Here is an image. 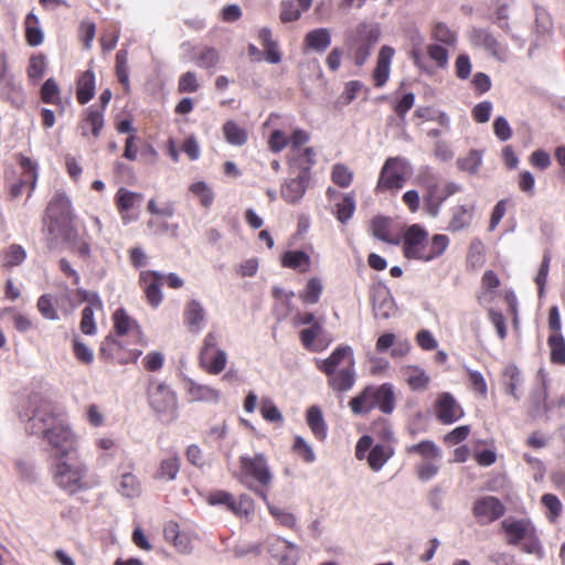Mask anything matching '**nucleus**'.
I'll use <instances>...</instances> for the list:
<instances>
[{
	"label": "nucleus",
	"mask_w": 565,
	"mask_h": 565,
	"mask_svg": "<svg viewBox=\"0 0 565 565\" xmlns=\"http://www.w3.org/2000/svg\"><path fill=\"white\" fill-rule=\"evenodd\" d=\"M18 415L26 434L42 437L50 446L53 459L78 451L77 435L46 398L39 394L30 395L19 406Z\"/></svg>",
	"instance_id": "f257e3e1"
},
{
	"label": "nucleus",
	"mask_w": 565,
	"mask_h": 565,
	"mask_svg": "<svg viewBox=\"0 0 565 565\" xmlns=\"http://www.w3.org/2000/svg\"><path fill=\"white\" fill-rule=\"evenodd\" d=\"M316 366L328 377V386L337 392L350 391L356 380L355 359L350 345L337 347L327 359H316Z\"/></svg>",
	"instance_id": "f03ea898"
},
{
	"label": "nucleus",
	"mask_w": 565,
	"mask_h": 565,
	"mask_svg": "<svg viewBox=\"0 0 565 565\" xmlns=\"http://www.w3.org/2000/svg\"><path fill=\"white\" fill-rule=\"evenodd\" d=\"M449 237L435 234L431 239L428 232L418 224L408 226L403 236V253L408 259L431 262L440 257L449 246Z\"/></svg>",
	"instance_id": "7ed1b4c3"
},
{
	"label": "nucleus",
	"mask_w": 565,
	"mask_h": 565,
	"mask_svg": "<svg viewBox=\"0 0 565 565\" xmlns=\"http://www.w3.org/2000/svg\"><path fill=\"white\" fill-rule=\"evenodd\" d=\"M88 465L76 455L54 459L53 480L63 491L74 494L89 487L87 481Z\"/></svg>",
	"instance_id": "20e7f679"
},
{
	"label": "nucleus",
	"mask_w": 565,
	"mask_h": 565,
	"mask_svg": "<svg viewBox=\"0 0 565 565\" xmlns=\"http://www.w3.org/2000/svg\"><path fill=\"white\" fill-rule=\"evenodd\" d=\"M73 222L70 198L63 192H56L46 207L44 228L52 239L70 241L74 235Z\"/></svg>",
	"instance_id": "39448f33"
},
{
	"label": "nucleus",
	"mask_w": 565,
	"mask_h": 565,
	"mask_svg": "<svg viewBox=\"0 0 565 565\" xmlns=\"http://www.w3.org/2000/svg\"><path fill=\"white\" fill-rule=\"evenodd\" d=\"M238 480L264 502H267V489L273 481V473L265 455L241 456Z\"/></svg>",
	"instance_id": "423d86ee"
},
{
	"label": "nucleus",
	"mask_w": 565,
	"mask_h": 565,
	"mask_svg": "<svg viewBox=\"0 0 565 565\" xmlns=\"http://www.w3.org/2000/svg\"><path fill=\"white\" fill-rule=\"evenodd\" d=\"M501 527L507 536V543L520 546L526 554H533L539 559L544 557V550L533 523L527 519L507 518Z\"/></svg>",
	"instance_id": "0eeeda50"
},
{
	"label": "nucleus",
	"mask_w": 565,
	"mask_h": 565,
	"mask_svg": "<svg viewBox=\"0 0 565 565\" xmlns=\"http://www.w3.org/2000/svg\"><path fill=\"white\" fill-rule=\"evenodd\" d=\"M353 414L363 415L374 408L391 414L395 408V396L391 384L367 386L349 403Z\"/></svg>",
	"instance_id": "6e6552de"
},
{
	"label": "nucleus",
	"mask_w": 565,
	"mask_h": 565,
	"mask_svg": "<svg viewBox=\"0 0 565 565\" xmlns=\"http://www.w3.org/2000/svg\"><path fill=\"white\" fill-rule=\"evenodd\" d=\"M411 173V164L405 158L391 157L385 161L384 166L381 169L375 191L396 192L404 186Z\"/></svg>",
	"instance_id": "1a4fd4ad"
},
{
	"label": "nucleus",
	"mask_w": 565,
	"mask_h": 565,
	"mask_svg": "<svg viewBox=\"0 0 565 565\" xmlns=\"http://www.w3.org/2000/svg\"><path fill=\"white\" fill-rule=\"evenodd\" d=\"M150 407L158 414L173 415L177 411V396L164 382L150 379L147 387Z\"/></svg>",
	"instance_id": "9d476101"
},
{
	"label": "nucleus",
	"mask_w": 565,
	"mask_h": 565,
	"mask_svg": "<svg viewBox=\"0 0 565 565\" xmlns=\"http://www.w3.org/2000/svg\"><path fill=\"white\" fill-rule=\"evenodd\" d=\"M468 39L472 46L487 51L495 60L503 62L508 58L507 47L488 29L473 26L468 32Z\"/></svg>",
	"instance_id": "9b49d317"
},
{
	"label": "nucleus",
	"mask_w": 565,
	"mask_h": 565,
	"mask_svg": "<svg viewBox=\"0 0 565 565\" xmlns=\"http://www.w3.org/2000/svg\"><path fill=\"white\" fill-rule=\"evenodd\" d=\"M472 512L479 524L487 525L500 519L505 507L498 498L484 495L473 503Z\"/></svg>",
	"instance_id": "f8f14e48"
},
{
	"label": "nucleus",
	"mask_w": 565,
	"mask_h": 565,
	"mask_svg": "<svg viewBox=\"0 0 565 565\" xmlns=\"http://www.w3.org/2000/svg\"><path fill=\"white\" fill-rule=\"evenodd\" d=\"M323 323V319H320L318 322L300 331L301 344L308 351L321 352L331 344L332 338L327 334Z\"/></svg>",
	"instance_id": "ddd939ff"
},
{
	"label": "nucleus",
	"mask_w": 565,
	"mask_h": 565,
	"mask_svg": "<svg viewBox=\"0 0 565 565\" xmlns=\"http://www.w3.org/2000/svg\"><path fill=\"white\" fill-rule=\"evenodd\" d=\"M0 98L10 102L17 107L21 106L24 102L23 88L14 75L8 71L6 62L0 72Z\"/></svg>",
	"instance_id": "4468645a"
},
{
	"label": "nucleus",
	"mask_w": 565,
	"mask_h": 565,
	"mask_svg": "<svg viewBox=\"0 0 565 565\" xmlns=\"http://www.w3.org/2000/svg\"><path fill=\"white\" fill-rule=\"evenodd\" d=\"M373 313L379 319H390L396 312V306L391 291L385 286H376L372 288Z\"/></svg>",
	"instance_id": "2eb2a0df"
},
{
	"label": "nucleus",
	"mask_w": 565,
	"mask_h": 565,
	"mask_svg": "<svg viewBox=\"0 0 565 565\" xmlns=\"http://www.w3.org/2000/svg\"><path fill=\"white\" fill-rule=\"evenodd\" d=\"M436 416L445 425H450L463 416V411L449 393H443L436 401Z\"/></svg>",
	"instance_id": "dca6fc26"
},
{
	"label": "nucleus",
	"mask_w": 565,
	"mask_h": 565,
	"mask_svg": "<svg viewBox=\"0 0 565 565\" xmlns=\"http://www.w3.org/2000/svg\"><path fill=\"white\" fill-rule=\"evenodd\" d=\"M183 323L192 333H199L206 324V311L203 305L191 299L186 302L183 311Z\"/></svg>",
	"instance_id": "f3484780"
},
{
	"label": "nucleus",
	"mask_w": 565,
	"mask_h": 565,
	"mask_svg": "<svg viewBox=\"0 0 565 565\" xmlns=\"http://www.w3.org/2000/svg\"><path fill=\"white\" fill-rule=\"evenodd\" d=\"M309 183V173L300 171L296 178L286 180L281 184L280 193L282 199L291 204L301 200Z\"/></svg>",
	"instance_id": "a211bd4d"
},
{
	"label": "nucleus",
	"mask_w": 565,
	"mask_h": 565,
	"mask_svg": "<svg viewBox=\"0 0 565 565\" xmlns=\"http://www.w3.org/2000/svg\"><path fill=\"white\" fill-rule=\"evenodd\" d=\"M162 274L156 270H143L140 273V282L143 286L148 302L152 307H158L162 301L161 280Z\"/></svg>",
	"instance_id": "6ab92c4d"
},
{
	"label": "nucleus",
	"mask_w": 565,
	"mask_h": 565,
	"mask_svg": "<svg viewBox=\"0 0 565 565\" xmlns=\"http://www.w3.org/2000/svg\"><path fill=\"white\" fill-rule=\"evenodd\" d=\"M142 199L141 193L132 192L125 188L118 190L116 193V204L124 224H129L137 218L130 212L141 203Z\"/></svg>",
	"instance_id": "aec40b11"
},
{
	"label": "nucleus",
	"mask_w": 565,
	"mask_h": 565,
	"mask_svg": "<svg viewBox=\"0 0 565 565\" xmlns=\"http://www.w3.org/2000/svg\"><path fill=\"white\" fill-rule=\"evenodd\" d=\"M115 487L117 492L124 498H136L140 495L141 483L137 476L132 473L131 465L128 466V469H119Z\"/></svg>",
	"instance_id": "412c9836"
},
{
	"label": "nucleus",
	"mask_w": 565,
	"mask_h": 565,
	"mask_svg": "<svg viewBox=\"0 0 565 565\" xmlns=\"http://www.w3.org/2000/svg\"><path fill=\"white\" fill-rule=\"evenodd\" d=\"M21 168L23 169V178L11 185L10 195L12 199L19 198L22 192L25 183H30V188L33 191L36 186L38 181V166L30 158L21 157L20 159Z\"/></svg>",
	"instance_id": "4be33fe9"
},
{
	"label": "nucleus",
	"mask_w": 565,
	"mask_h": 565,
	"mask_svg": "<svg viewBox=\"0 0 565 565\" xmlns=\"http://www.w3.org/2000/svg\"><path fill=\"white\" fill-rule=\"evenodd\" d=\"M201 367L211 375L222 373L227 364V353L223 350L199 353Z\"/></svg>",
	"instance_id": "5701e85b"
},
{
	"label": "nucleus",
	"mask_w": 565,
	"mask_h": 565,
	"mask_svg": "<svg viewBox=\"0 0 565 565\" xmlns=\"http://www.w3.org/2000/svg\"><path fill=\"white\" fill-rule=\"evenodd\" d=\"M434 179L433 183L427 184L428 189V200L436 203V209L433 212L434 215L437 214L438 206L446 201L450 195L460 191V185L455 182H448L443 188L437 184L438 178L431 175Z\"/></svg>",
	"instance_id": "b1692460"
},
{
	"label": "nucleus",
	"mask_w": 565,
	"mask_h": 565,
	"mask_svg": "<svg viewBox=\"0 0 565 565\" xmlns=\"http://www.w3.org/2000/svg\"><path fill=\"white\" fill-rule=\"evenodd\" d=\"M331 44V32L327 28H318L308 32L303 40L306 50L323 53Z\"/></svg>",
	"instance_id": "393cba45"
},
{
	"label": "nucleus",
	"mask_w": 565,
	"mask_h": 565,
	"mask_svg": "<svg viewBox=\"0 0 565 565\" xmlns=\"http://www.w3.org/2000/svg\"><path fill=\"white\" fill-rule=\"evenodd\" d=\"M394 50L390 46H383L380 51L376 67L373 72V78L376 87H382L390 77L391 61Z\"/></svg>",
	"instance_id": "a878e982"
},
{
	"label": "nucleus",
	"mask_w": 565,
	"mask_h": 565,
	"mask_svg": "<svg viewBox=\"0 0 565 565\" xmlns=\"http://www.w3.org/2000/svg\"><path fill=\"white\" fill-rule=\"evenodd\" d=\"M372 235L385 243L398 245L401 239L392 235V220L385 216H375L371 222Z\"/></svg>",
	"instance_id": "bb28decb"
},
{
	"label": "nucleus",
	"mask_w": 565,
	"mask_h": 565,
	"mask_svg": "<svg viewBox=\"0 0 565 565\" xmlns=\"http://www.w3.org/2000/svg\"><path fill=\"white\" fill-rule=\"evenodd\" d=\"M501 381L505 392L509 395H511L515 401H520V388L523 384V379L520 370L515 365L505 366Z\"/></svg>",
	"instance_id": "cd10ccee"
},
{
	"label": "nucleus",
	"mask_w": 565,
	"mask_h": 565,
	"mask_svg": "<svg viewBox=\"0 0 565 565\" xmlns=\"http://www.w3.org/2000/svg\"><path fill=\"white\" fill-rule=\"evenodd\" d=\"M188 394L194 402L217 403L221 397V392L218 390L194 381H189Z\"/></svg>",
	"instance_id": "c85d7f7f"
},
{
	"label": "nucleus",
	"mask_w": 565,
	"mask_h": 565,
	"mask_svg": "<svg viewBox=\"0 0 565 565\" xmlns=\"http://www.w3.org/2000/svg\"><path fill=\"white\" fill-rule=\"evenodd\" d=\"M306 422L311 433L318 440H324L328 434V427L319 406H310L306 413Z\"/></svg>",
	"instance_id": "c756f323"
},
{
	"label": "nucleus",
	"mask_w": 565,
	"mask_h": 565,
	"mask_svg": "<svg viewBox=\"0 0 565 565\" xmlns=\"http://www.w3.org/2000/svg\"><path fill=\"white\" fill-rule=\"evenodd\" d=\"M25 41L32 46H39L44 41V32L40 19L34 12H29L24 20Z\"/></svg>",
	"instance_id": "7c9ffc66"
},
{
	"label": "nucleus",
	"mask_w": 565,
	"mask_h": 565,
	"mask_svg": "<svg viewBox=\"0 0 565 565\" xmlns=\"http://www.w3.org/2000/svg\"><path fill=\"white\" fill-rule=\"evenodd\" d=\"M529 411L533 417L541 416L551 411L550 403H547V388L545 380L542 386L532 391L529 399Z\"/></svg>",
	"instance_id": "2f4dec72"
},
{
	"label": "nucleus",
	"mask_w": 565,
	"mask_h": 565,
	"mask_svg": "<svg viewBox=\"0 0 565 565\" xmlns=\"http://www.w3.org/2000/svg\"><path fill=\"white\" fill-rule=\"evenodd\" d=\"M360 41L356 43L354 62L356 65H363L371 54L372 46L375 44L377 38L372 32L366 31L365 28L359 29Z\"/></svg>",
	"instance_id": "473e14b6"
},
{
	"label": "nucleus",
	"mask_w": 565,
	"mask_h": 565,
	"mask_svg": "<svg viewBox=\"0 0 565 565\" xmlns=\"http://www.w3.org/2000/svg\"><path fill=\"white\" fill-rule=\"evenodd\" d=\"M26 259V250L19 244H11L0 253V264L7 269L20 266Z\"/></svg>",
	"instance_id": "72a5a7b5"
},
{
	"label": "nucleus",
	"mask_w": 565,
	"mask_h": 565,
	"mask_svg": "<svg viewBox=\"0 0 565 565\" xmlns=\"http://www.w3.org/2000/svg\"><path fill=\"white\" fill-rule=\"evenodd\" d=\"M473 206L472 205H459L452 209V216L448 224L450 232H459L467 228L472 221Z\"/></svg>",
	"instance_id": "f704fd0d"
},
{
	"label": "nucleus",
	"mask_w": 565,
	"mask_h": 565,
	"mask_svg": "<svg viewBox=\"0 0 565 565\" xmlns=\"http://www.w3.org/2000/svg\"><path fill=\"white\" fill-rule=\"evenodd\" d=\"M281 263L284 267L306 273L310 269V256L303 250H289L282 255Z\"/></svg>",
	"instance_id": "c9c22d12"
},
{
	"label": "nucleus",
	"mask_w": 565,
	"mask_h": 565,
	"mask_svg": "<svg viewBox=\"0 0 565 565\" xmlns=\"http://www.w3.org/2000/svg\"><path fill=\"white\" fill-rule=\"evenodd\" d=\"M402 374L404 380L414 391L425 390L429 383V376L418 366H405L402 370Z\"/></svg>",
	"instance_id": "e433bc0d"
},
{
	"label": "nucleus",
	"mask_w": 565,
	"mask_h": 565,
	"mask_svg": "<svg viewBox=\"0 0 565 565\" xmlns=\"http://www.w3.org/2000/svg\"><path fill=\"white\" fill-rule=\"evenodd\" d=\"M312 0H290L281 3L280 19L282 22L296 21L301 12L309 9Z\"/></svg>",
	"instance_id": "4c0bfd02"
},
{
	"label": "nucleus",
	"mask_w": 565,
	"mask_h": 565,
	"mask_svg": "<svg viewBox=\"0 0 565 565\" xmlns=\"http://www.w3.org/2000/svg\"><path fill=\"white\" fill-rule=\"evenodd\" d=\"M95 95V74L92 71L84 72L77 81V100L87 104Z\"/></svg>",
	"instance_id": "58836bf2"
},
{
	"label": "nucleus",
	"mask_w": 565,
	"mask_h": 565,
	"mask_svg": "<svg viewBox=\"0 0 565 565\" xmlns=\"http://www.w3.org/2000/svg\"><path fill=\"white\" fill-rule=\"evenodd\" d=\"M406 451L409 455L420 456L423 461L441 458L440 448L431 440H423L418 444L407 446Z\"/></svg>",
	"instance_id": "ea45409f"
},
{
	"label": "nucleus",
	"mask_w": 565,
	"mask_h": 565,
	"mask_svg": "<svg viewBox=\"0 0 565 565\" xmlns=\"http://www.w3.org/2000/svg\"><path fill=\"white\" fill-rule=\"evenodd\" d=\"M394 451L391 446L387 445H375L372 447L367 455L369 466L374 471H380L383 466L387 462V460L393 456Z\"/></svg>",
	"instance_id": "a19ab883"
},
{
	"label": "nucleus",
	"mask_w": 565,
	"mask_h": 565,
	"mask_svg": "<svg viewBox=\"0 0 565 565\" xmlns=\"http://www.w3.org/2000/svg\"><path fill=\"white\" fill-rule=\"evenodd\" d=\"M180 471V459L173 455L161 460L160 466L154 473V478L160 481H172Z\"/></svg>",
	"instance_id": "79ce46f5"
},
{
	"label": "nucleus",
	"mask_w": 565,
	"mask_h": 565,
	"mask_svg": "<svg viewBox=\"0 0 565 565\" xmlns=\"http://www.w3.org/2000/svg\"><path fill=\"white\" fill-rule=\"evenodd\" d=\"M267 505V509L270 513V515L275 519V521L285 527L295 530L297 525V516L290 512L286 508L278 507L276 504H273L267 499V502H265Z\"/></svg>",
	"instance_id": "37998d69"
},
{
	"label": "nucleus",
	"mask_w": 565,
	"mask_h": 565,
	"mask_svg": "<svg viewBox=\"0 0 565 565\" xmlns=\"http://www.w3.org/2000/svg\"><path fill=\"white\" fill-rule=\"evenodd\" d=\"M431 39L444 45L455 47L458 42V34L445 22H437L431 29Z\"/></svg>",
	"instance_id": "c03bdc74"
},
{
	"label": "nucleus",
	"mask_w": 565,
	"mask_h": 565,
	"mask_svg": "<svg viewBox=\"0 0 565 565\" xmlns=\"http://www.w3.org/2000/svg\"><path fill=\"white\" fill-rule=\"evenodd\" d=\"M223 134L225 140L233 146H243L247 141V132L245 128L237 125L235 121H226L223 126Z\"/></svg>",
	"instance_id": "a18cd8bd"
},
{
	"label": "nucleus",
	"mask_w": 565,
	"mask_h": 565,
	"mask_svg": "<svg viewBox=\"0 0 565 565\" xmlns=\"http://www.w3.org/2000/svg\"><path fill=\"white\" fill-rule=\"evenodd\" d=\"M547 343L551 350V361L556 364H565V339L562 333L551 334Z\"/></svg>",
	"instance_id": "49530a36"
},
{
	"label": "nucleus",
	"mask_w": 565,
	"mask_h": 565,
	"mask_svg": "<svg viewBox=\"0 0 565 565\" xmlns=\"http://www.w3.org/2000/svg\"><path fill=\"white\" fill-rule=\"evenodd\" d=\"M116 76L118 82L125 86L126 89L129 88V71H128V51L126 49H121L116 53V64H115Z\"/></svg>",
	"instance_id": "de8ad7c7"
},
{
	"label": "nucleus",
	"mask_w": 565,
	"mask_h": 565,
	"mask_svg": "<svg viewBox=\"0 0 565 565\" xmlns=\"http://www.w3.org/2000/svg\"><path fill=\"white\" fill-rule=\"evenodd\" d=\"M114 326L117 335H125L134 329H139L137 322L131 319L124 309H117L115 311Z\"/></svg>",
	"instance_id": "09e8293b"
},
{
	"label": "nucleus",
	"mask_w": 565,
	"mask_h": 565,
	"mask_svg": "<svg viewBox=\"0 0 565 565\" xmlns=\"http://www.w3.org/2000/svg\"><path fill=\"white\" fill-rule=\"evenodd\" d=\"M553 20L543 8L535 9V30L540 36H550L553 33Z\"/></svg>",
	"instance_id": "8fccbe9b"
},
{
	"label": "nucleus",
	"mask_w": 565,
	"mask_h": 565,
	"mask_svg": "<svg viewBox=\"0 0 565 565\" xmlns=\"http://www.w3.org/2000/svg\"><path fill=\"white\" fill-rule=\"evenodd\" d=\"M323 286L319 278L312 277L308 280L305 290L300 294V298L310 305L319 301Z\"/></svg>",
	"instance_id": "3c124183"
},
{
	"label": "nucleus",
	"mask_w": 565,
	"mask_h": 565,
	"mask_svg": "<svg viewBox=\"0 0 565 565\" xmlns=\"http://www.w3.org/2000/svg\"><path fill=\"white\" fill-rule=\"evenodd\" d=\"M259 411L265 420L277 424L284 423L282 414L271 398H262Z\"/></svg>",
	"instance_id": "603ef678"
},
{
	"label": "nucleus",
	"mask_w": 565,
	"mask_h": 565,
	"mask_svg": "<svg viewBox=\"0 0 565 565\" xmlns=\"http://www.w3.org/2000/svg\"><path fill=\"white\" fill-rule=\"evenodd\" d=\"M331 179L340 188H348L353 181V171L343 163L332 167Z\"/></svg>",
	"instance_id": "864d4df0"
},
{
	"label": "nucleus",
	"mask_w": 565,
	"mask_h": 565,
	"mask_svg": "<svg viewBox=\"0 0 565 565\" xmlns=\"http://www.w3.org/2000/svg\"><path fill=\"white\" fill-rule=\"evenodd\" d=\"M254 511V500L250 495L242 493L237 499L235 498L232 513L237 518H249Z\"/></svg>",
	"instance_id": "5fc2aeb1"
},
{
	"label": "nucleus",
	"mask_w": 565,
	"mask_h": 565,
	"mask_svg": "<svg viewBox=\"0 0 565 565\" xmlns=\"http://www.w3.org/2000/svg\"><path fill=\"white\" fill-rule=\"evenodd\" d=\"M482 163V156L478 150H471L469 153L457 161L458 168L470 174L477 173Z\"/></svg>",
	"instance_id": "6e6d98bb"
},
{
	"label": "nucleus",
	"mask_w": 565,
	"mask_h": 565,
	"mask_svg": "<svg viewBox=\"0 0 565 565\" xmlns=\"http://www.w3.org/2000/svg\"><path fill=\"white\" fill-rule=\"evenodd\" d=\"M190 191L200 200L204 207H209L214 202V192L204 181H198L190 185Z\"/></svg>",
	"instance_id": "4d7b16f0"
},
{
	"label": "nucleus",
	"mask_w": 565,
	"mask_h": 565,
	"mask_svg": "<svg viewBox=\"0 0 565 565\" xmlns=\"http://www.w3.org/2000/svg\"><path fill=\"white\" fill-rule=\"evenodd\" d=\"M7 313H10L12 316L13 326L19 332L25 333L33 328L32 320L26 315L18 312L15 308H4L0 312V317H3Z\"/></svg>",
	"instance_id": "13d9d810"
},
{
	"label": "nucleus",
	"mask_w": 565,
	"mask_h": 565,
	"mask_svg": "<svg viewBox=\"0 0 565 565\" xmlns=\"http://www.w3.org/2000/svg\"><path fill=\"white\" fill-rule=\"evenodd\" d=\"M292 451L307 463L316 460V454L311 445L301 436H296L292 445Z\"/></svg>",
	"instance_id": "bf43d9fd"
},
{
	"label": "nucleus",
	"mask_w": 565,
	"mask_h": 565,
	"mask_svg": "<svg viewBox=\"0 0 565 565\" xmlns=\"http://www.w3.org/2000/svg\"><path fill=\"white\" fill-rule=\"evenodd\" d=\"M355 211V198L352 193L344 195L342 202L337 204V218L341 223H347Z\"/></svg>",
	"instance_id": "052dcab7"
},
{
	"label": "nucleus",
	"mask_w": 565,
	"mask_h": 565,
	"mask_svg": "<svg viewBox=\"0 0 565 565\" xmlns=\"http://www.w3.org/2000/svg\"><path fill=\"white\" fill-rule=\"evenodd\" d=\"M234 501V495L225 490H213L206 497V502L210 505H223L228 511H232Z\"/></svg>",
	"instance_id": "680f3d73"
},
{
	"label": "nucleus",
	"mask_w": 565,
	"mask_h": 565,
	"mask_svg": "<svg viewBox=\"0 0 565 565\" xmlns=\"http://www.w3.org/2000/svg\"><path fill=\"white\" fill-rule=\"evenodd\" d=\"M86 127H90L92 134L95 137H98L103 127H104V115L103 111L94 108H89L87 111V116L84 120L83 130Z\"/></svg>",
	"instance_id": "e2e57ef3"
},
{
	"label": "nucleus",
	"mask_w": 565,
	"mask_h": 565,
	"mask_svg": "<svg viewBox=\"0 0 565 565\" xmlns=\"http://www.w3.org/2000/svg\"><path fill=\"white\" fill-rule=\"evenodd\" d=\"M301 548L296 543L290 542L286 550L275 559L278 565H297L300 559Z\"/></svg>",
	"instance_id": "0e129e2a"
},
{
	"label": "nucleus",
	"mask_w": 565,
	"mask_h": 565,
	"mask_svg": "<svg viewBox=\"0 0 565 565\" xmlns=\"http://www.w3.org/2000/svg\"><path fill=\"white\" fill-rule=\"evenodd\" d=\"M427 55L440 68L448 65L449 54L447 49L438 43L428 44L426 47Z\"/></svg>",
	"instance_id": "69168bd1"
},
{
	"label": "nucleus",
	"mask_w": 565,
	"mask_h": 565,
	"mask_svg": "<svg viewBox=\"0 0 565 565\" xmlns=\"http://www.w3.org/2000/svg\"><path fill=\"white\" fill-rule=\"evenodd\" d=\"M46 68V61L43 55H34L30 58L28 66V76L31 81H40L43 78Z\"/></svg>",
	"instance_id": "338daca9"
},
{
	"label": "nucleus",
	"mask_w": 565,
	"mask_h": 565,
	"mask_svg": "<svg viewBox=\"0 0 565 565\" xmlns=\"http://www.w3.org/2000/svg\"><path fill=\"white\" fill-rule=\"evenodd\" d=\"M290 541L278 536V535H268L265 540V548L271 558L276 559L284 550L288 546Z\"/></svg>",
	"instance_id": "774afa93"
}]
</instances>
